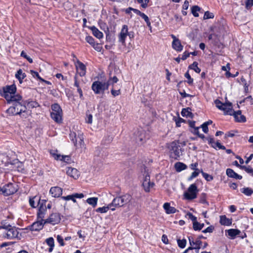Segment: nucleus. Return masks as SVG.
<instances>
[{
  "label": "nucleus",
  "instance_id": "f257e3e1",
  "mask_svg": "<svg viewBox=\"0 0 253 253\" xmlns=\"http://www.w3.org/2000/svg\"><path fill=\"white\" fill-rule=\"evenodd\" d=\"M5 99L8 103L12 104L6 111L7 113L10 115H20L22 113H25L27 110L26 104L27 101H24L22 97L19 94L16 96L10 97L8 95L5 96Z\"/></svg>",
  "mask_w": 253,
  "mask_h": 253
},
{
  "label": "nucleus",
  "instance_id": "f03ea898",
  "mask_svg": "<svg viewBox=\"0 0 253 253\" xmlns=\"http://www.w3.org/2000/svg\"><path fill=\"white\" fill-rule=\"evenodd\" d=\"M179 141H174L171 142L168 148L169 150L170 157L174 160H178L180 157L182 155L184 149L180 146Z\"/></svg>",
  "mask_w": 253,
  "mask_h": 253
},
{
  "label": "nucleus",
  "instance_id": "7ed1b4c3",
  "mask_svg": "<svg viewBox=\"0 0 253 253\" xmlns=\"http://www.w3.org/2000/svg\"><path fill=\"white\" fill-rule=\"evenodd\" d=\"M141 173L143 176L142 186L145 192H149L150 188L154 186V183L150 181L148 169L144 165L141 167Z\"/></svg>",
  "mask_w": 253,
  "mask_h": 253
},
{
  "label": "nucleus",
  "instance_id": "20e7f679",
  "mask_svg": "<svg viewBox=\"0 0 253 253\" xmlns=\"http://www.w3.org/2000/svg\"><path fill=\"white\" fill-rule=\"evenodd\" d=\"M17 190V184L11 182L3 186L2 188L0 187V192H1V194L6 196L14 194Z\"/></svg>",
  "mask_w": 253,
  "mask_h": 253
},
{
  "label": "nucleus",
  "instance_id": "39448f33",
  "mask_svg": "<svg viewBox=\"0 0 253 253\" xmlns=\"http://www.w3.org/2000/svg\"><path fill=\"white\" fill-rule=\"evenodd\" d=\"M198 190L195 184H191L188 189L187 192L184 193V197L186 199L191 200L197 197Z\"/></svg>",
  "mask_w": 253,
  "mask_h": 253
},
{
  "label": "nucleus",
  "instance_id": "423d86ee",
  "mask_svg": "<svg viewBox=\"0 0 253 253\" xmlns=\"http://www.w3.org/2000/svg\"><path fill=\"white\" fill-rule=\"evenodd\" d=\"M128 36L130 38V33L128 32V27L127 25H123L121 32L118 35L119 42L122 43V45H125L126 39Z\"/></svg>",
  "mask_w": 253,
  "mask_h": 253
},
{
  "label": "nucleus",
  "instance_id": "0eeeda50",
  "mask_svg": "<svg viewBox=\"0 0 253 253\" xmlns=\"http://www.w3.org/2000/svg\"><path fill=\"white\" fill-rule=\"evenodd\" d=\"M91 89L96 94L104 93L105 90L103 84V82L98 81H95L92 83Z\"/></svg>",
  "mask_w": 253,
  "mask_h": 253
},
{
  "label": "nucleus",
  "instance_id": "6e6552de",
  "mask_svg": "<svg viewBox=\"0 0 253 253\" xmlns=\"http://www.w3.org/2000/svg\"><path fill=\"white\" fill-rule=\"evenodd\" d=\"M61 220L60 215L59 213H52L49 217L44 221V223H50L55 225L60 222Z\"/></svg>",
  "mask_w": 253,
  "mask_h": 253
},
{
  "label": "nucleus",
  "instance_id": "1a4fd4ad",
  "mask_svg": "<svg viewBox=\"0 0 253 253\" xmlns=\"http://www.w3.org/2000/svg\"><path fill=\"white\" fill-rule=\"evenodd\" d=\"M3 90V96L5 98V96L7 95L12 97L16 96V95L15 94L16 91V86L14 84L10 85H7L5 87H4Z\"/></svg>",
  "mask_w": 253,
  "mask_h": 253
},
{
  "label": "nucleus",
  "instance_id": "9d476101",
  "mask_svg": "<svg viewBox=\"0 0 253 253\" xmlns=\"http://www.w3.org/2000/svg\"><path fill=\"white\" fill-rule=\"evenodd\" d=\"M19 232L15 227H10L4 233V236L8 239H12L18 237Z\"/></svg>",
  "mask_w": 253,
  "mask_h": 253
},
{
  "label": "nucleus",
  "instance_id": "9b49d317",
  "mask_svg": "<svg viewBox=\"0 0 253 253\" xmlns=\"http://www.w3.org/2000/svg\"><path fill=\"white\" fill-rule=\"evenodd\" d=\"M74 58H75L77 60V63H75L77 71L81 77L84 76L86 73V67L85 66L81 61H80L75 56V55H73Z\"/></svg>",
  "mask_w": 253,
  "mask_h": 253
},
{
  "label": "nucleus",
  "instance_id": "f8f14e48",
  "mask_svg": "<svg viewBox=\"0 0 253 253\" xmlns=\"http://www.w3.org/2000/svg\"><path fill=\"white\" fill-rule=\"evenodd\" d=\"M220 110L223 111L225 114L230 115H232L235 112L232 109V103L230 102L223 103Z\"/></svg>",
  "mask_w": 253,
  "mask_h": 253
},
{
  "label": "nucleus",
  "instance_id": "ddd939ff",
  "mask_svg": "<svg viewBox=\"0 0 253 253\" xmlns=\"http://www.w3.org/2000/svg\"><path fill=\"white\" fill-rule=\"evenodd\" d=\"M45 203V200H42V203L39 205L40 206V207L37 213L38 218L39 219H43V218L44 217V215L46 209Z\"/></svg>",
  "mask_w": 253,
  "mask_h": 253
},
{
  "label": "nucleus",
  "instance_id": "4468645a",
  "mask_svg": "<svg viewBox=\"0 0 253 253\" xmlns=\"http://www.w3.org/2000/svg\"><path fill=\"white\" fill-rule=\"evenodd\" d=\"M43 219H40V220L34 222L31 225H30L29 228L31 231H40L42 229L43 225L45 223H44Z\"/></svg>",
  "mask_w": 253,
  "mask_h": 253
},
{
  "label": "nucleus",
  "instance_id": "2eb2a0df",
  "mask_svg": "<svg viewBox=\"0 0 253 253\" xmlns=\"http://www.w3.org/2000/svg\"><path fill=\"white\" fill-rule=\"evenodd\" d=\"M66 173L75 179L78 178L80 174L79 171L76 169L71 167H68L67 168Z\"/></svg>",
  "mask_w": 253,
  "mask_h": 253
},
{
  "label": "nucleus",
  "instance_id": "dca6fc26",
  "mask_svg": "<svg viewBox=\"0 0 253 253\" xmlns=\"http://www.w3.org/2000/svg\"><path fill=\"white\" fill-rule=\"evenodd\" d=\"M49 193L53 197H59L62 194V189L58 186L52 187Z\"/></svg>",
  "mask_w": 253,
  "mask_h": 253
},
{
  "label": "nucleus",
  "instance_id": "f3484780",
  "mask_svg": "<svg viewBox=\"0 0 253 253\" xmlns=\"http://www.w3.org/2000/svg\"><path fill=\"white\" fill-rule=\"evenodd\" d=\"M233 115L237 122L244 123L246 121V117L241 114L240 110L234 112Z\"/></svg>",
  "mask_w": 253,
  "mask_h": 253
},
{
  "label": "nucleus",
  "instance_id": "a211bd4d",
  "mask_svg": "<svg viewBox=\"0 0 253 253\" xmlns=\"http://www.w3.org/2000/svg\"><path fill=\"white\" fill-rule=\"evenodd\" d=\"M188 239H189L190 245L191 246H195V247H194V249H196L198 251L201 248V245L202 242L200 240H198L197 239L195 241H194L193 237L191 236H189L188 237Z\"/></svg>",
  "mask_w": 253,
  "mask_h": 253
},
{
  "label": "nucleus",
  "instance_id": "6ab92c4d",
  "mask_svg": "<svg viewBox=\"0 0 253 253\" xmlns=\"http://www.w3.org/2000/svg\"><path fill=\"white\" fill-rule=\"evenodd\" d=\"M163 208L167 214L174 213L177 211L175 208L170 207L169 203H165Z\"/></svg>",
  "mask_w": 253,
  "mask_h": 253
},
{
  "label": "nucleus",
  "instance_id": "aec40b11",
  "mask_svg": "<svg viewBox=\"0 0 253 253\" xmlns=\"http://www.w3.org/2000/svg\"><path fill=\"white\" fill-rule=\"evenodd\" d=\"M226 174L228 177L234 178L236 179H241L242 176L236 173L233 169H226Z\"/></svg>",
  "mask_w": 253,
  "mask_h": 253
},
{
  "label": "nucleus",
  "instance_id": "412c9836",
  "mask_svg": "<svg viewBox=\"0 0 253 253\" xmlns=\"http://www.w3.org/2000/svg\"><path fill=\"white\" fill-rule=\"evenodd\" d=\"M225 232L231 239H234L237 235H239L241 233V231L237 229H230L226 230Z\"/></svg>",
  "mask_w": 253,
  "mask_h": 253
},
{
  "label": "nucleus",
  "instance_id": "4be33fe9",
  "mask_svg": "<svg viewBox=\"0 0 253 253\" xmlns=\"http://www.w3.org/2000/svg\"><path fill=\"white\" fill-rule=\"evenodd\" d=\"M219 222L222 225L229 226L232 224V219L227 218L225 215H221Z\"/></svg>",
  "mask_w": 253,
  "mask_h": 253
},
{
  "label": "nucleus",
  "instance_id": "5701e85b",
  "mask_svg": "<svg viewBox=\"0 0 253 253\" xmlns=\"http://www.w3.org/2000/svg\"><path fill=\"white\" fill-rule=\"evenodd\" d=\"M172 47L174 50L179 52L182 51L183 47L179 40L177 41H172Z\"/></svg>",
  "mask_w": 253,
  "mask_h": 253
},
{
  "label": "nucleus",
  "instance_id": "b1692460",
  "mask_svg": "<svg viewBox=\"0 0 253 253\" xmlns=\"http://www.w3.org/2000/svg\"><path fill=\"white\" fill-rule=\"evenodd\" d=\"M90 29L91 30L92 34L96 38L100 39L103 37V33L99 31V30L95 26L90 27Z\"/></svg>",
  "mask_w": 253,
  "mask_h": 253
},
{
  "label": "nucleus",
  "instance_id": "393cba45",
  "mask_svg": "<svg viewBox=\"0 0 253 253\" xmlns=\"http://www.w3.org/2000/svg\"><path fill=\"white\" fill-rule=\"evenodd\" d=\"M191 109L189 107L183 108L181 112V115L184 117H189L190 118H193L194 117V115L191 112Z\"/></svg>",
  "mask_w": 253,
  "mask_h": 253
},
{
  "label": "nucleus",
  "instance_id": "a878e982",
  "mask_svg": "<svg viewBox=\"0 0 253 253\" xmlns=\"http://www.w3.org/2000/svg\"><path fill=\"white\" fill-rule=\"evenodd\" d=\"M119 197L121 200V204L122 206L129 202L131 199V196L128 194H126Z\"/></svg>",
  "mask_w": 253,
  "mask_h": 253
},
{
  "label": "nucleus",
  "instance_id": "bb28decb",
  "mask_svg": "<svg viewBox=\"0 0 253 253\" xmlns=\"http://www.w3.org/2000/svg\"><path fill=\"white\" fill-rule=\"evenodd\" d=\"M36 202H38V206H39L42 203V201L37 196H35L33 198H30L29 199L30 205L33 208L36 207L37 205L36 204Z\"/></svg>",
  "mask_w": 253,
  "mask_h": 253
},
{
  "label": "nucleus",
  "instance_id": "cd10ccee",
  "mask_svg": "<svg viewBox=\"0 0 253 253\" xmlns=\"http://www.w3.org/2000/svg\"><path fill=\"white\" fill-rule=\"evenodd\" d=\"M174 168L177 172H180L187 169V166L183 163L177 162L174 164Z\"/></svg>",
  "mask_w": 253,
  "mask_h": 253
},
{
  "label": "nucleus",
  "instance_id": "c85d7f7f",
  "mask_svg": "<svg viewBox=\"0 0 253 253\" xmlns=\"http://www.w3.org/2000/svg\"><path fill=\"white\" fill-rule=\"evenodd\" d=\"M62 114L56 113L54 112L50 113L51 118L56 123H60L62 120Z\"/></svg>",
  "mask_w": 253,
  "mask_h": 253
},
{
  "label": "nucleus",
  "instance_id": "c756f323",
  "mask_svg": "<svg viewBox=\"0 0 253 253\" xmlns=\"http://www.w3.org/2000/svg\"><path fill=\"white\" fill-rule=\"evenodd\" d=\"M109 209H111L112 211H114L115 210V208H111L110 204H109L107 207H103L97 208L96 210V211L100 213H105Z\"/></svg>",
  "mask_w": 253,
  "mask_h": 253
},
{
  "label": "nucleus",
  "instance_id": "7c9ffc66",
  "mask_svg": "<svg viewBox=\"0 0 253 253\" xmlns=\"http://www.w3.org/2000/svg\"><path fill=\"white\" fill-rule=\"evenodd\" d=\"M110 204L111 208L122 207L121 204L120 197H117L116 198H114L112 202Z\"/></svg>",
  "mask_w": 253,
  "mask_h": 253
},
{
  "label": "nucleus",
  "instance_id": "2f4dec72",
  "mask_svg": "<svg viewBox=\"0 0 253 253\" xmlns=\"http://www.w3.org/2000/svg\"><path fill=\"white\" fill-rule=\"evenodd\" d=\"M98 200V199L97 197L89 198L86 200V202L93 208H95L97 205Z\"/></svg>",
  "mask_w": 253,
  "mask_h": 253
},
{
  "label": "nucleus",
  "instance_id": "473e14b6",
  "mask_svg": "<svg viewBox=\"0 0 253 253\" xmlns=\"http://www.w3.org/2000/svg\"><path fill=\"white\" fill-rule=\"evenodd\" d=\"M52 112L56 113L62 114V110L60 105L57 103H55L51 105Z\"/></svg>",
  "mask_w": 253,
  "mask_h": 253
},
{
  "label": "nucleus",
  "instance_id": "72a5a7b5",
  "mask_svg": "<svg viewBox=\"0 0 253 253\" xmlns=\"http://www.w3.org/2000/svg\"><path fill=\"white\" fill-rule=\"evenodd\" d=\"M15 76L18 80H20L24 79L26 77V75L25 73H23L22 69H20L17 71Z\"/></svg>",
  "mask_w": 253,
  "mask_h": 253
},
{
  "label": "nucleus",
  "instance_id": "f704fd0d",
  "mask_svg": "<svg viewBox=\"0 0 253 253\" xmlns=\"http://www.w3.org/2000/svg\"><path fill=\"white\" fill-rule=\"evenodd\" d=\"M241 191L248 196H251L253 193V190L249 187L243 188L241 189Z\"/></svg>",
  "mask_w": 253,
  "mask_h": 253
},
{
  "label": "nucleus",
  "instance_id": "c9c22d12",
  "mask_svg": "<svg viewBox=\"0 0 253 253\" xmlns=\"http://www.w3.org/2000/svg\"><path fill=\"white\" fill-rule=\"evenodd\" d=\"M204 223H200L198 221L193 223V228L195 231L201 230L204 227Z\"/></svg>",
  "mask_w": 253,
  "mask_h": 253
},
{
  "label": "nucleus",
  "instance_id": "e433bc0d",
  "mask_svg": "<svg viewBox=\"0 0 253 253\" xmlns=\"http://www.w3.org/2000/svg\"><path fill=\"white\" fill-rule=\"evenodd\" d=\"M198 63L194 62L192 64L189 66V68L194 70L196 73H199L201 72V69L198 67Z\"/></svg>",
  "mask_w": 253,
  "mask_h": 253
},
{
  "label": "nucleus",
  "instance_id": "4c0bfd02",
  "mask_svg": "<svg viewBox=\"0 0 253 253\" xmlns=\"http://www.w3.org/2000/svg\"><path fill=\"white\" fill-rule=\"evenodd\" d=\"M200 10V7L197 5H194L191 8V12L194 17H197L199 16L198 11Z\"/></svg>",
  "mask_w": 253,
  "mask_h": 253
},
{
  "label": "nucleus",
  "instance_id": "58836bf2",
  "mask_svg": "<svg viewBox=\"0 0 253 253\" xmlns=\"http://www.w3.org/2000/svg\"><path fill=\"white\" fill-rule=\"evenodd\" d=\"M57 151L54 150H50L49 153L51 156L54 158L56 160H60L61 156L60 154L57 153Z\"/></svg>",
  "mask_w": 253,
  "mask_h": 253
},
{
  "label": "nucleus",
  "instance_id": "ea45409f",
  "mask_svg": "<svg viewBox=\"0 0 253 253\" xmlns=\"http://www.w3.org/2000/svg\"><path fill=\"white\" fill-rule=\"evenodd\" d=\"M70 138L72 141L75 146H77V138L76 134L74 132H71L69 135Z\"/></svg>",
  "mask_w": 253,
  "mask_h": 253
},
{
  "label": "nucleus",
  "instance_id": "a19ab883",
  "mask_svg": "<svg viewBox=\"0 0 253 253\" xmlns=\"http://www.w3.org/2000/svg\"><path fill=\"white\" fill-rule=\"evenodd\" d=\"M26 103H27L28 107L30 108H36L40 106L39 103L36 101H31L28 102H27Z\"/></svg>",
  "mask_w": 253,
  "mask_h": 253
},
{
  "label": "nucleus",
  "instance_id": "79ce46f5",
  "mask_svg": "<svg viewBox=\"0 0 253 253\" xmlns=\"http://www.w3.org/2000/svg\"><path fill=\"white\" fill-rule=\"evenodd\" d=\"M201 172L203 176L207 181H211L213 179V176L212 175L204 172L202 170H201Z\"/></svg>",
  "mask_w": 253,
  "mask_h": 253
},
{
  "label": "nucleus",
  "instance_id": "37998d69",
  "mask_svg": "<svg viewBox=\"0 0 253 253\" xmlns=\"http://www.w3.org/2000/svg\"><path fill=\"white\" fill-rule=\"evenodd\" d=\"M241 169L245 170L247 173L251 174L253 176V169L251 168L250 166L247 167L243 166L241 167Z\"/></svg>",
  "mask_w": 253,
  "mask_h": 253
},
{
  "label": "nucleus",
  "instance_id": "c03bdc74",
  "mask_svg": "<svg viewBox=\"0 0 253 253\" xmlns=\"http://www.w3.org/2000/svg\"><path fill=\"white\" fill-rule=\"evenodd\" d=\"M85 122L88 124H91L92 122V115L89 113V111H87L86 113Z\"/></svg>",
  "mask_w": 253,
  "mask_h": 253
},
{
  "label": "nucleus",
  "instance_id": "a18cd8bd",
  "mask_svg": "<svg viewBox=\"0 0 253 253\" xmlns=\"http://www.w3.org/2000/svg\"><path fill=\"white\" fill-rule=\"evenodd\" d=\"M177 244L179 248L183 249L186 246V240L185 239H178Z\"/></svg>",
  "mask_w": 253,
  "mask_h": 253
},
{
  "label": "nucleus",
  "instance_id": "49530a36",
  "mask_svg": "<svg viewBox=\"0 0 253 253\" xmlns=\"http://www.w3.org/2000/svg\"><path fill=\"white\" fill-rule=\"evenodd\" d=\"M141 15H142L141 17L145 20V21L146 22V23L147 24V25L150 28V29H151V23H150V21L149 20L148 17L144 13H143V14H141Z\"/></svg>",
  "mask_w": 253,
  "mask_h": 253
},
{
  "label": "nucleus",
  "instance_id": "de8ad7c7",
  "mask_svg": "<svg viewBox=\"0 0 253 253\" xmlns=\"http://www.w3.org/2000/svg\"><path fill=\"white\" fill-rule=\"evenodd\" d=\"M46 243L47 244L51 247H54V239L52 237H50L46 239Z\"/></svg>",
  "mask_w": 253,
  "mask_h": 253
},
{
  "label": "nucleus",
  "instance_id": "09e8293b",
  "mask_svg": "<svg viewBox=\"0 0 253 253\" xmlns=\"http://www.w3.org/2000/svg\"><path fill=\"white\" fill-rule=\"evenodd\" d=\"M213 17H214V14L210 12L209 11L205 12L204 16V19L213 18Z\"/></svg>",
  "mask_w": 253,
  "mask_h": 253
},
{
  "label": "nucleus",
  "instance_id": "8fccbe9b",
  "mask_svg": "<svg viewBox=\"0 0 253 253\" xmlns=\"http://www.w3.org/2000/svg\"><path fill=\"white\" fill-rule=\"evenodd\" d=\"M85 41L91 45L94 46L95 42L94 39L91 36H87L85 38Z\"/></svg>",
  "mask_w": 253,
  "mask_h": 253
},
{
  "label": "nucleus",
  "instance_id": "3c124183",
  "mask_svg": "<svg viewBox=\"0 0 253 253\" xmlns=\"http://www.w3.org/2000/svg\"><path fill=\"white\" fill-rule=\"evenodd\" d=\"M21 56L26 58L30 63H33V59L28 56L24 51H22L21 53Z\"/></svg>",
  "mask_w": 253,
  "mask_h": 253
},
{
  "label": "nucleus",
  "instance_id": "603ef678",
  "mask_svg": "<svg viewBox=\"0 0 253 253\" xmlns=\"http://www.w3.org/2000/svg\"><path fill=\"white\" fill-rule=\"evenodd\" d=\"M62 198L65 200H72L74 203L76 202V200L75 199L73 194L62 197Z\"/></svg>",
  "mask_w": 253,
  "mask_h": 253
},
{
  "label": "nucleus",
  "instance_id": "864d4df0",
  "mask_svg": "<svg viewBox=\"0 0 253 253\" xmlns=\"http://www.w3.org/2000/svg\"><path fill=\"white\" fill-rule=\"evenodd\" d=\"M30 73L34 77H37L40 81H44V80L42 79L39 76V74L37 72L34 71L33 70H30Z\"/></svg>",
  "mask_w": 253,
  "mask_h": 253
},
{
  "label": "nucleus",
  "instance_id": "5fc2aeb1",
  "mask_svg": "<svg viewBox=\"0 0 253 253\" xmlns=\"http://www.w3.org/2000/svg\"><path fill=\"white\" fill-rule=\"evenodd\" d=\"M200 172V170H195V171L193 172L192 173L191 176L189 177H188V180L189 181H190L192 179H193L194 178L196 177L197 176H198Z\"/></svg>",
  "mask_w": 253,
  "mask_h": 253
},
{
  "label": "nucleus",
  "instance_id": "6e6d98bb",
  "mask_svg": "<svg viewBox=\"0 0 253 253\" xmlns=\"http://www.w3.org/2000/svg\"><path fill=\"white\" fill-rule=\"evenodd\" d=\"M60 160L66 163H69L71 161V158L68 155H62Z\"/></svg>",
  "mask_w": 253,
  "mask_h": 253
},
{
  "label": "nucleus",
  "instance_id": "4d7b16f0",
  "mask_svg": "<svg viewBox=\"0 0 253 253\" xmlns=\"http://www.w3.org/2000/svg\"><path fill=\"white\" fill-rule=\"evenodd\" d=\"M184 76L186 78L188 79V84H191L193 83V79L191 77L188 71L185 74Z\"/></svg>",
  "mask_w": 253,
  "mask_h": 253
},
{
  "label": "nucleus",
  "instance_id": "13d9d810",
  "mask_svg": "<svg viewBox=\"0 0 253 253\" xmlns=\"http://www.w3.org/2000/svg\"><path fill=\"white\" fill-rule=\"evenodd\" d=\"M206 139L208 140L209 144H211V146L212 147H213L214 149H216V147L214 145L215 144L214 140L213 138L210 137L207 138Z\"/></svg>",
  "mask_w": 253,
  "mask_h": 253
},
{
  "label": "nucleus",
  "instance_id": "bf43d9fd",
  "mask_svg": "<svg viewBox=\"0 0 253 253\" xmlns=\"http://www.w3.org/2000/svg\"><path fill=\"white\" fill-rule=\"evenodd\" d=\"M214 230V227L213 226H210L206 229L202 231L203 233H212Z\"/></svg>",
  "mask_w": 253,
  "mask_h": 253
},
{
  "label": "nucleus",
  "instance_id": "052dcab7",
  "mask_svg": "<svg viewBox=\"0 0 253 253\" xmlns=\"http://www.w3.org/2000/svg\"><path fill=\"white\" fill-rule=\"evenodd\" d=\"M187 215L188 216V217L193 221V223H195V222H197V217L193 215L192 213L191 212H188L187 214Z\"/></svg>",
  "mask_w": 253,
  "mask_h": 253
},
{
  "label": "nucleus",
  "instance_id": "680f3d73",
  "mask_svg": "<svg viewBox=\"0 0 253 253\" xmlns=\"http://www.w3.org/2000/svg\"><path fill=\"white\" fill-rule=\"evenodd\" d=\"M253 6V0H247L246 1V7L247 9H249Z\"/></svg>",
  "mask_w": 253,
  "mask_h": 253
},
{
  "label": "nucleus",
  "instance_id": "e2e57ef3",
  "mask_svg": "<svg viewBox=\"0 0 253 253\" xmlns=\"http://www.w3.org/2000/svg\"><path fill=\"white\" fill-rule=\"evenodd\" d=\"M111 94L114 96H118L121 94V91L120 89L118 90H115L113 88H112L111 90Z\"/></svg>",
  "mask_w": 253,
  "mask_h": 253
},
{
  "label": "nucleus",
  "instance_id": "0e129e2a",
  "mask_svg": "<svg viewBox=\"0 0 253 253\" xmlns=\"http://www.w3.org/2000/svg\"><path fill=\"white\" fill-rule=\"evenodd\" d=\"M111 81L110 78L107 82H103V84L105 90H107L108 89L109 86L111 84Z\"/></svg>",
  "mask_w": 253,
  "mask_h": 253
},
{
  "label": "nucleus",
  "instance_id": "69168bd1",
  "mask_svg": "<svg viewBox=\"0 0 253 253\" xmlns=\"http://www.w3.org/2000/svg\"><path fill=\"white\" fill-rule=\"evenodd\" d=\"M214 103L217 108H218L219 110L221 109V107H222L223 103H222L219 100L216 99L214 101Z\"/></svg>",
  "mask_w": 253,
  "mask_h": 253
},
{
  "label": "nucleus",
  "instance_id": "338daca9",
  "mask_svg": "<svg viewBox=\"0 0 253 253\" xmlns=\"http://www.w3.org/2000/svg\"><path fill=\"white\" fill-rule=\"evenodd\" d=\"M1 228L5 229L6 230L11 227V225L9 224H7L4 221L1 222Z\"/></svg>",
  "mask_w": 253,
  "mask_h": 253
},
{
  "label": "nucleus",
  "instance_id": "774afa93",
  "mask_svg": "<svg viewBox=\"0 0 253 253\" xmlns=\"http://www.w3.org/2000/svg\"><path fill=\"white\" fill-rule=\"evenodd\" d=\"M215 146L216 147H217L219 149H222V150H225V147L220 144V143L219 141H217L216 143H215Z\"/></svg>",
  "mask_w": 253,
  "mask_h": 253
}]
</instances>
